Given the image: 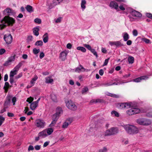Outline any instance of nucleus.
<instances>
[{"mask_svg": "<svg viewBox=\"0 0 152 152\" xmlns=\"http://www.w3.org/2000/svg\"><path fill=\"white\" fill-rule=\"evenodd\" d=\"M15 23V20L8 16H5L1 21V24H0L1 30L5 28L6 26H12Z\"/></svg>", "mask_w": 152, "mask_h": 152, "instance_id": "f257e3e1", "label": "nucleus"}, {"mask_svg": "<svg viewBox=\"0 0 152 152\" xmlns=\"http://www.w3.org/2000/svg\"><path fill=\"white\" fill-rule=\"evenodd\" d=\"M127 133L130 134H137L138 132V129L134 125H126L124 127Z\"/></svg>", "mask_w": 152, "mask_h": 152, "instance_id": "f03ea898", "label": "nucleus"}, {"mask_svg": "<svg viewBox=\"0 0 152 152\" xmlns=\"http://www.w3.org/2000/svg\"><path fill=\"white\" fill-rule=\"evenodd\" d=\"M137 122L139 124L143 126H148L151 124V121L146 118H140L137 120Z\"/></svg>", "mask_w": 152, "mask_h": 152, "instance_id": "7ed1b4c3", "label": "nucleus"}, {"mask_svg": "<svg viewBox=\"0 0 152 152\" xmlns=\"http://www.w3.org/2000/svg\"><path fill=\"white\" fill-rule=\"evenodd\" d=\"M63 111L61 107H57L56 110V113L52 116V119L57 121L61 114L62 113Z\"/></svg>", "mask_w": 152, "mask_h": 152, "instance_id": "20e7f679", "label": "nucleus"}, {"mask_svg": "<svg viewBox=\"0 0 152 152\" xmlns=\"http://www.w3.org/2000/svg\"><path fill=\"white\" fill-rule=\"evenodd\" d=\"M66 107L68 109L72 110H75L77 109V107L75 103L71 100L68 101L66 102Z\"/></svg>", "mask_w": 152, "mask_h": 152, "instance_id": "39448f33", "label": "nucleus"}, {"mask_svg": "<svg viewBox=\"0 0 152 152\" xmlns=\"http://www.w3.org/2000/svg\"><path fill=\"white\" fill-rule=\"evenodd\" d=\"M115 104L116 107L120 109H128L131 107L130 104L127 102L117 103Z\"/></svg>", "mask_w": 152, "mask_h": 152, "instance_id": "423d86ee", "label": "nucleus"}, {"mask_svg": "<svg viewBox=\"0 0 152 152\" xmlns=\"http://www.w3.org/2000/svg\"><path fill=\"white\" fill-rule=\"evenodd\" d=\"M45 124V122L41 119H37L35 122V125L38 128H43Z\"/></svg>", "mask_w": 152, "mask_h": 152, "instance_id": "0eeeda50", "label": "nucleus"}, {"mask_svg": "<svg viewBox=\"0 0 152 152\" xmlns=\"http://www.w3.org/2000/svg\"><path fill=\"white\" fill-rule=\"evenodd\" d=\"M4 39L7 44H11L12 41V37L10 34H5L4 37Z\"/></svg>", "mask_w": 152, "mask_h": 152, "instance_id": "6e6552de", "label": "nucleus"}, {"mask_svg": "<svg viewBox=\"0 0 152 152\" xmlns=\"http://www.w3.org/2000/svg\"><path fill=\"white\" fill-rule=\"evenodd\" d=\"M15 55H14L13 56H10L9 58L8 61H6L4 65L5 66H7L10 65L11 62L14 61L15 58Z\"/></svg>", "mask_w": 152, "mask_h": 152, "instance_id": "1a4fd4ad", "label": "nucleus"}, {"mask_svg": "<svg viewBox=\"0 0 152 152\" xmlns=\"http://www.w3.org/2000/svg\"><path fill=\"white\" fill-rule=\"evenodd\" d=\"M148 78V77L147 76H143L133 79V81L134 82L138 83L140 82L142 80L147 79Z\"/></svg>", "mask_w": 152, "mask_h": 152, "instance_id": "9d476101", "label": "nucleus"}, {"mask_svg": "<svg viewBox=\"0 0 152 152\" xmlns=\"http://www.w3.org/2000/svg\"><path fill=\"white\" fill-rule=\"evenodd\" d=\"M67 54V52L66 51H64L61 52L60 54V58L62 61H64L66 58Z\"/></svg>", "mask_w": 152, "mask_h": 152, "instance_id": "9b49d317", "label": "nucleus"}, {"mask_svg": "<svg viewBox=\"0 0 152 152\" xmlns=\"http://www.w3.org/2000/svg\"><path fill=\"white\" fill-rule=\"evenodd\" d=\"M12 98V96L10 95L7 96L6 100L4 103V107H7V106L9 104Z\"/></svg>", "mask_w": 152, "mask_h": 152, "instance_id": "f8f14e48", "label": "nucleus"}, {"mask_svg": "<svg viewBox=\"0 0 152 152\" xmlns=\"http://www.w3.org/2000/svg\"><path fill=\"white\" fill-rule=\"evenodd\" d=\"M131 14L134 16L136 17H141L142 15L139 12L135 10H133L131 12Z\"/></svg>", "mask_w": 152, "mask_h": 152, "instance_id": "ddd939ff", "label": "nucleus"}, {"mask_svg": "<svg viewBox=\"0 0 152 152\" xmlns=\"http://www.w3.org/2000/svg\"><path fill=\"white\" fill-rule=\"evenodd\" d=\"M114 129L112 128L111 129L107 130L104 134L105 136H109L113 134H114Z\"/></svg>", "mask_w": 152, "mask_h": 152, "instance_id": "4468645a", "label": "nucleus"}, {"mask_svg": "<svg viewBox=\"0 0 152 152\" xmlns=\"http://www.w3.org/2000/svg\"><path fill=\"white\" fill-rule=\"evenodd\" d=\"M43 40L45 43L47 42L49 39L48 34L47 33H45L43 36Z\"/></svg>", "mask_w": 152, "mask_h": 152, "instance_id": "2eb2a0df", "label": "nucleus"}, {"mask_svg": "<svg viewBox=\"0 0 152 152\" xmlns=\"http://www.w3.org/2000/svg\"><path fill=\"white\" fill-rule=\"evenodd\" d=\"M38 105V104L35 101L34 102L31 104L30 108L31 110H34L37 107Z\"/></svg>", "mask_w": 152, "mask_h": 152, "instance_id": "dca6fc26", "label": "nucleus"}, {"mask_svg": "<svg viewBox=\"0 0 152 152\" xmlns=\"http://www.w3.org/2000/svg\"><path fill=\"white\" fill-rule=\"evenodd\" d=\"M115 45L116 46V48H120L124 46V44L120 41L115 42Z\"/></svg>", "mask_w": 152, "mask_h": 152, "instance_id": "f3484780", "label": "nucleus"}, {"mask_svg": "<svg viewBox=\"0 0 152 152\" xmlns=\"http://www.w3.org/2000/svg\"><path fill=\"white\" fill-rule=\"evenodd\" d=\"M47 134L46 133V130H44L42 132H40L38 134V136L42 137H45L47 136Z\"/></svg>", "mask_w": 152, "mask_h": 152, "instance_id": "a211bd4d", "label": "nucleus"}, {"mask_svg": "<svg viewBox=\"0 0 152 152\" xmlns=\"http://www.w3.org/2000/svg\"><path fill=\"white\" fill-rule=\"evenodd\" d=\"M39 28L37 27L34 28L33 29V32L34 35L37 36H38L39 35Z\"/></svg>", "mask_w": 152, "mask_h": 152, "instance_id": "6ab92c4d", "label": "nucleus"}, {"mask_svg": "<svg viewBox=\"0 0 152 152\" xmlns=\"http://www.w3.org/2000/svg\"><path fill=\"white\" fill-rule=\"evenodd\" d=\"M12 12V10L9 8H7L4 11V13L6 15H10V14Z\"/></svg>", "mask_w": 152, "mask_h": 152, "instance_id": "aec40b11", "label": "nucleus"}, {"mask_svg": "<svg viewBox=\"0 0 152 152\" xmlns=\"http://www.w3.org/2000/svg\"><path fill=\"white\" fill-rule=\"evenodd\" d=\"M24 63V61H21L14 68V69L15 70H17L18 71L22 65L23 63Z\"/></svg>", "mask_w": 152, "mask_h": 152, "instance_id": "412c9836", "label": "nucleus"}, {"mask_svg": "<svg viewBox=\"0 0 152 152\" xmlns=\"http://www.w3.org/2000/svg\"><path fill=\"white\" fill-rule=\"evenodd\" d=\"M51 97L52 100L53 101L56 102L57 101V96L56 95L54 94H52L51 95Z\"/></svg>", "mask_w": 152, "mask_h": 152, "instance_id": "4be33fe9", "label": "nucleus"}, {"mask_svg": "<svg viewBox=\"0 0 152 152\" xmlns=\"http://www.w3.org/2000/svg\"><path fill=\"white\" fill-rule=\"evenodd\" d=\"M123 38L124 41H126L129 38V34L127 33H124L123 36Z\"/></svg>", "mask_w": 152, "mask_h": 152, "instance_id": "5701e85b", "label": "nucleus"}, {"mask_svg": "<svg viewBox=\"0 0 152 152\" xmlns=\"http://www.w3.org/2000/svg\"><path fill=\"white\" fill-rule=\"evenodd\" d=\"M26 9L28 12H31L33 11L32 7L31 6L28 5L26 7Z\"/></svg>", "mask_w": 152, "mask_h": 152, "instance_id": "b1692460", "label": "nucleus"}, {"mask_svg": "<svg viewBox=\"0 0 152 152\" xmlns=\"http://www.w3.org/2000/svg\"><path fill=\"white\" fill-rule=\"evenodd\" d=\"M53 81V80L50 77H48L46 78V83H51Z\"/></svg>", "mask_w": 152, "mask_h": 152, "instance_id": "393cba45", "label": "nucleus"}, {"mask_svg": "<svg viewBox=\"0 0 152 152\" xmlns=\"http://www.w3.org/2000/svg\"><path fill=\"white\" fill-rule=\"evenodd\" d=\"M45 130L46 131L47 134L48 135H50L53 132V130L52 128H48Z\"/></svg>", "mask_w": 152, "mask_h": 152, "instance_id": "a878e982", "label": "nucleus"}, {"mask_svg": "<svg viewBox=\"0 0 152 152\" xmlns=\"http://www.w3.org/2000/svg\"><path fill=\"white\" fill-rule=\"evenodd\" d=\"M43 42L41 40L37 41L35 44V45L36 46H41L42 45Z\"/></svg>", "mask_w": 152, "mask_h": 152, "instance_id": "bb28decb", "label": "nucleus"}, {"mask_svg": "<svg viewBox=\"0 0 152 152\" xmlns=\"http://www.w3.org/2000/svg\"><path fill=\"white\" fill-rule=\"evenodd\" d=\"M126 113L129 115H131L134 114L133 109H131L127 110Z\"/></svg>", "mask_w": 152, "mask_h": 152, "instance_id": "cd10ccee", "label": "nucleus"}, {"mask_svg": "<svg viewBox=\"0 0 152 152\" xmlns=\"http://www.w3.org/2000/svg\"><path fill=\"white\" fill-rule=\"evenodd\" d=\"M38 77L36 76L33 78L31 81V86H33L35 83L34 82L37 79Z\"/></svg>", "mask_w": 152, "mask_h": 152, "instance_id": "c85d7f7f", "label": "nucleus"}, {"mask_svg": "<svg viewBox=\"0 0 152 152\" xmlns=\"http://www.w3.org/2000/svg\"><path fill=\"white\" fill-rule=\"evenodd\" d=\"M86 4V1L85 0H82L81 3V7L83 9H85L86 7L85 5Z\"/></svg>", "mask_w": 152, "mask_h": 152, "instance_id": "c756f323", "label": "nucleus"}, {"mask_svg": "<svg viewBox=\"0 0 152 152\" xmlns=\"http://www.w3.org/2000/svg\"><path fill=\"white\" fill-rule=\"evenodd\" d=\"M77 49L78 50H81V51L83 52H86V49L82 47H78L77 48Z\"/></svg>", "mask_w": 152, "mask_h": 152, "instance_id": "7c9ffc66", "label": "nucleus"}, {"mask_svg": "<svg viewBox=\"0 0 152 152\" xmlns=\"http://www.w3.org/2000/svg\"><path fill=\"white\" fill-rule=\"evenodd\" d=\"M9 86V83L7 82H6L5 83V86L4 87V88L6 92H7Z\"/></svg>", "mask_w": 152, "mask_h": 152, "instance_id": "2f4dec72", "label": "nucleus"}, {"mask_svg": "<svg viewBox=\"0 0 152 152\" xmlns=\"http://www.w3.org/2000/svg\"><path fill=\"white\" fill-rule=\"evenodd\" d=\"M128 60L129 63L130 64H132L134 62V58L132 56L129 57Z\"/></svg>", "mask_w": 152, "mask_h": 152, "instance_id": "473e14b6", "label": "nucleus"}, {"mask_svg": "<svg viewBox=\"0 0 152 152\" xmlns=\"http://www.w3.org/2000/svg\"><path fill=\"white\" fill-rule=\"evenodd\" d=\"M17 70H15L13 71H11L10 72V76L13 77L15 75L17 74Z\"/></svg>", "mask_w": 152, "mask_h": 152, "instance_id": "72a5a7b5", "label": "nucleus"}, {"mask_svg": "<svg viewBox=\"0 0 152 152\" xmlns=\"http://www.w3.org/2000/svg\"><path fill=\"white\" fill-rule=\"evenodd\" d=\"M57 121L55 120H52V122L50 125V127L54 126L56 124Z\"/></svg>", "mask_w": 152, "mask_h": 152, "instance_id": "f704fd0d", "label": "nucleus"}, {"mask_svg": "<svg viewBox=\"0 0 152 152\" xmlns=\"http://www.w3.org/2000/svg\"><path fill=\"white\" fill-rule=\"evenodd\" d=\"M133 109L134 114L138 113L140 112V110L139 109L137 108H134Z\"/></svg>", "mask_w": 152, "mask_h": 152, "instance_id": "c9c22d12", "label": "nucleus"}, {"mask_svg": "<svg viewBox=\"0 0 152 152\" xmlns=\"http://www.w3.org/2000/svg\"><path fill=\"white\" fill-rule=\"evenodd\" d=\"M90 51L96 56V58L98 57L97 53L94 49H92Z\"/></svg>", "mask_w": 152, "mask_h": 152, "instance_id": "e433bc0d", "label": "nucleus"}, {"mask_svg": "<svg viewBox=\"0 0 152 152\" xmlns=\"http://www.w3.org/2000/svg\"><path fill=\"white\" fill-rule=\"evenodd\" d=\"M65 122H66L67 124H68L69 125L72 122V119L71 118H68L65 121Z\"/></svg>", "mask_w": 152, "mask_h": 152, "instance_id": "4c0bfd02", "label": "nucleus"}, {"mask_svg": "<svg viewBox=\"0 0 152 152\" xmlns=\"http://www.w3.org/2000/svg\"><path fill=\"white\" fill-rule=\"evenodd\" d=\"M80 67L81 68L82 72H88L90 71V70L85 69L81 65H80Z\"/></svg>", "mask_w": 152, "mask_h": 152, "instance_id": "58836bf2", "label": "nucleus"}, {"mask_svg": "<svg viewBox=\"0 0 152 152\" xmlns=\"http://www.w3.org/2000/svg\"><path fill=\"white\" fill-rule=\"evenodd\" d=\"M34 100V98L30 96L27 98L26 101L28 102L29 103H31Z\"/></svg>", "mask_w": 152, "mask_h": 152, "instance_id": "ea45409f", "label": "nucleus"}, {"mask_svg": "<svg viewBox=\"0 0 152 152\" xmlns=\"http://www.w3.org/2000/svg\"><path fill=\"white\" fill-rule=\"evenodd\" d=\"M83 46L89 50L92 49L91 47L89 45L84 44L83 45Z\"/></svg>", "mask_w": 152, "mask_h": 152, "instance_id": "a19ab883", "label": "nucleus"}, {"mask_svg": "<svg viewBox=\"0 0 152 152\" xmlns=\"http://www.w3.org/2000/svg\"><path fill=\"white\" fill-rule=\"evenodd\" d=\"M40 51L39 49H37L36 48H34L33 50V52L35 54H38Z\"/></svg>", "mask_w": 152, "mask_h": 152, "instance_id": "79ce46f5", "label": "nucleus"}, {"mask_svg": "<svg viewBox=\"0 0 152 152\" xmlns=\"http://www.w3.org/2000/svg\"><path fill=\"white\" fill-rule=\"evenodd\" d=\"M4 118L2 116L0 115V126H1L2 123L4 121Z\"/></svg>", "mask_w": 152, "mask_h": 152, "instance_id": "37998d69", "label": "nucleus"}, {"mask_svg": "<svg viewBox=\"0 0 152 152\" xmlns=\"http://www.w3.org/2000/svg\"><path fill=\"white\" fill-rule=\"evenodd\" d=\"M53 3L54 4L53 5H55V6L56 5L59 4L60 2L58 1V0H53Z\"/></svg>", "mask_w": 152, "mask_h": 152, "instance_id": "c03bdc74", "label": "nucleus"}, {"mask_svg": "<svg viewBox=\"0 0 152 152\" xmlns=\"http://www.w3.org/2000/svg\"><path fill=\"white\" fill-rule=\"evenodd\" d=\"M88 88L87 87H85L82 90V94H83L86 92L87 91H88Z\"/></svg>", "mask_w": 152, "mask_h": 152, "instance_id": "a18cd8bd", "label": "nucleus"}, {"mask_svg": "<svg viewBox=\"0 0 152 152\" xmlns=\"http://www.w3.org/2000/svg\"><path fill=\"white\" fill-rule=\"evenodd\" d=\"M109 58H108L107 59H106L105 60L104 64L102 66H106L108 63V61H109Z\"/></svg>", "mask_w": 152, "mask_h": 152, "instance_id": "49530a36", "label": "nucleus"}, {"mask_svg": "<svg viewBox=\"0 0 152 152\" xmlns=\"http://www.w3.org/2000/svg\"><path fill=\"white\" fill-rule=\"evenodd\" d=\"M107 151V148L105 147H104L103 148L100 149L99 150V152H106Z\"/></svg>", "mask_w": 152, "mask_h": 152, "instance_id": "de8ad7c7", "label": "nucleus"}, {"mask_svg": "<svg viewBox=\"0 0 152 152\" xmlns=\"http://www.w3.org/2000/svg\"><path fill=\"white\" fill-rule=\"evenodd\" d=\"M133 34L134 36H136L138 35V32L136 29H134L133 30Z\"/></svg>", "mask_w": 152, "mask_h": 152, "instance_id": "09e8293b", "label": "nucleus"}, {"mask_svg": "<svg viewBox=\"0 0 152 152\" xmlns=\"http://www.w3.org/2000/svg\"><path fill=\"white\" fill-rule=\"evenodd\" d=\"M34 22L35 23L40 24L41 22V20L39 18H36L34 20Z\"/></svg>", "mask_w": 152, "mask_h": 152, "instance_id": "8fccbe9b", "label": "nucleus"}, {"mask_svg": "<svg viewBox=\"0 0 152 152\" xmlns=\"http://www.w3.org/2000/svg\"><path fill=\"white\" fill-rule=\"evenodd\" d=\"M68 124H67L66 122H65L62 125V128H66L68 126Z\"/></svg>", "mask_w": 152, "mask_h": 152, "instance_id": "3c124183", "label": "nucleus"}, {"mask_svg": "<svg viewBox=\"0 0 152 152\" xmlns=\"http://www.w3.org/2000/svg\"><path fill=\"white\" fill-rule=\"evenodd\" d=\"M33 37L32 36H29L28 37L27 42H29L32 41Z\"/></svg>", "mask_w": 152, "mask_h": 152, "instance_id": "603ef678", "label": "nucleus"}, {"mask_svg": "<svg viewBox=\"0 0 152 152\" xmlns=\"http://www.w3.org/2000/svg\"><path fill=\"white\" fill-rule=\"evenodd\" d=\"M115 9L117 10V11H119V10L118 8V5L117 3L115 2Z\"/></svg>", "mask_w": 152, "mask_h": 152, "instance_id": "864d4df0", "label": "nucleus"}, {"mask_svg": "<svg viewBox=\"0 0 152 152\" xmlns=\"http://www.w3.org/2000/svg\"><path fill=\"white\" fill-rule=\"evenodd\" d=\"M81 69V67H77L76 69L75 70V72L78 73H79L80 72H82Z\"/></svg>", "mask_w": 152, "mask_h": 152, "instance_id": "5fc2aeb1", "label": "nucleus"}, {"mask_svg": "<svg viewBox=\"0 0 152 152\" xmlns=\"http://www.w3.org/2000/svg\"><path fill=\"white\" fill-rule=\"evenodd\" d=\"M142 40L146 43H148L150 42V40L145 38H143Z\"/></svg>", "mask_w": 152, "mask_h": 152, "instance_id": "6e6d98bb", "label": "nucleus"}, {"mask_svg": "<svg viewBox=\"0 0 152 152\" xmlns=\"http://www.w3.org/2000/svg\"><path fill=\"white\" fill-rule=\"evenodd\" d=\"M54 5L53 3H50V4H48V6L49 9H51L53 8L55 5Z\"/></svg>", "mask_w": 152, "mask_h": 152, "instance_id": "4d7b16f0", "label": "nucleus"}, {"mask_svg": "<svg viewBox=\"0 0 152 152\" xmlns=\"http://www.w3.org/2000/svg\"><path fill=\"white\" fill-rule=\"evenodd\" d=\"M5 52V50L4 49H0V55H2Z\"/></svg>", "mask_w": 152, "mask_h": 152, "instance_id": "13d9d810", "label": "nucleus"}, {"mask_svg": "<svg viewBox=\"0 0 152 152\" xmlns=\"http://www.w3.org/2000/svg\"><path fill=\"white\" fill-rule=\"evenodd\" d=\"M146 16L152 19V15L150 13H147L146 14Z\"/></svg>", "mask_w": 152, "mask_h": 152, "instance_id": "bf43d9fd", "label": "nucleus"}, {"mask_svg": "<svg viewBox=\"0 0 152 152\" xmlns=\"http://www.w3.org/2000/svg\"><path fill=\"white\" fill-rule=\"evenodd\" d=\"M45 56V54L43 52H41L39 55V58L40 59H42Z\"/></svg>", "mask_w": 152, "mask_h": 152, "instance_id": "052dcab7", "label": "nucleus"}, {"mask_svg": "<svg viewBox=\"0 0 152 152\" xmlns=\"http://www.w3.org/2000/svg\"><path fill=\"white\" fill-rule=\"evenodd\" d=\"M34 149V148L32 145H30L28 148V151H30L31 150H33Z\"/></svg>", "mask_w": 152, "mask_h": 152, "instance_id": "680f3d73", "label": "nucleus"}, {"mask_svg": "<svg viewBox=\"0 0 152 152\" xmlns=\"http://www.w3.org/2000/svg\"><path fill=\"white\" fill-rule=\"evenodd\" d=\"M120 116V114L117 111H115V116L118 117Z\"/></svg>", "mask_w": 152, "mask_h": 152, "instance_id": "e2e57ef3", "label": "nucleus"}, {"mask_svg": "<svg viewBox=\"0 0 152 152\" xmlns=\"http://www.w3.org/2000/svg\"><path fill=\"white\" fill-rule=\"evenodd\" d=\"M119 8L122 11H124L125 9L123 5H120L119 7Z\"/></svg>", "mask_w": 152, "mask_h": 152, "instance_id": "0e129e2a", "label": "nucleus"}, {"mask_svg": "<svg viewBox=\"0 0 152 152\" xmlns=\"http://www.w3.org/2000/svg\"><path fill=\"white\" fill-rule=\"evenodd\" d=\"M99 73L100 75H102L104 73L103 70L102 69H100L99 71Z\"/></svg>", "mask_w": 152, "mask_h": 152, "instance_id": "69168bd1", "label": "nucleus"}, {"mask_svg": "<svg viewBox=\"0 0 152 152\" xmlns=\"http://www.w3.org/2000/svg\"><path fill=\"white\" fill-rule=\"evenodd\" d=\"M72 45L70 43H68L66 45V47L67 48L70 49L72 48Z\"/></svg>", "mask_w": 152, "mask_h": 152, "instance_id": "338daca9", "label": "nucleus"}, {"mask_svg": "<svg viewBox=\"0 0 152 152\" xmlns=\"http://www.w3.org/2000/svg\"><path fill=\"white\" fill-rule=\"evenodd\" d=\"M147 116L150 117H152V111L148 113L147 114Z\"/></svg>", "mask_w": 152, "mask_h": 152, "instance_id": "774afa93", "label": "nucleus"}]
</instances>
